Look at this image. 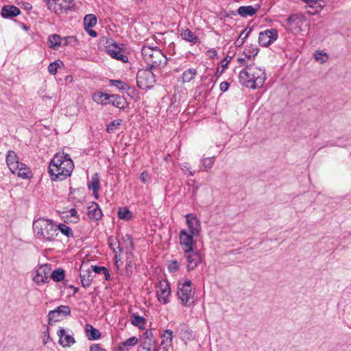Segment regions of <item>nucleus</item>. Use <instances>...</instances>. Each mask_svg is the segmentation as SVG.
I'll list each match as a JSON object with an SVG mask.
<instances>
[{
    "label": "nucleus",
    "instance_id": "1",
    "mask_svg": "<svg viewBox=\"0 0 351 351\" xmlns=\"http://www.w3.org/2000/svg\"><path fill=\"white\" fill-rule=\"evenodd\" d=\"M74 164L68 154L57 153L49 165V173L53 181H62L71 176Z\"/></svg>",
    "mask_w": 351,
    "mask_h": 351
},
{
    "label": "nucleus",
    "instance_id": "2",
    "mask_svg": "<svg viewBox=\"0 0 351 351\" xmlns=\"http://www.w3.org/2000/svg\"><path fill=\"white\" fill-rule=\"evenodd\" d=\"M33 230L38 238L51 241L58 234V229L50 219L39 218L33 223Z\"/></svg>",
    "mask_w": 351,
    "mask_h": 351
},
{
    "label": "nucleus",
    "instance_id": "3",
    "mask_svg": "<svg viewBox=\"0 0 351 351\" xmlns=\"http://www.w3.org/2000/svg\"><path fill=\"white\" fill-rule=\"evenodd\" d=\"M141 53L150 69H153L156 66H165L167 64V58L157 47H151L145 45L141 49Z\"/></svg>",
    "mask_w": 351,
    "mask_h": 351
},
{
    "label": "nucleus",
    "instance_id": "4",
    "mask_svg": "<svg viewBox=\"0 0 351 351\" xmlns=\"http://www.w3.org/2000/svg\"><path fill=\"white\" fill-rule=\"evenodd\" d=\"M177 295L183 305L190 304L193 302L194 291L192 289V282L185 279L184 282L178 283Z\"/></svg>",
    "mask_w": 351,
    "mask_h": 351
},
{
    "label": "nucleus",
    "instance_id": "5",
    "mask_svg": "<svg viewBox=\"0 0 351 351\" xmlns=\"http://www.w3.org/2000/svg\"><path fill=\"white\" fill-rule=\"evenodd\" d=\"M149 67L147 69H140L136 74V84L139 88L147 90L151 88L156 82L155 75Z\"/></svg>",
    "mask_w": 351,
    "mask_h": 351
},
{
    "label": "nucleus",
    "instance_id": "6",
    "mask_svg": "<svg viewBox=\"0 0 351 351\" xmlns=\"http://www.w3.org/2000/svg\"><path fill=\"white\" fill-rule=\"evenodd\" d=\"M106 40V52L112 58L120 60L122 62L126 63L128 62L127 56L123 53V49L119 45L114 41L112 38H105Z\"/></svg>",
    "mask_w": 351,
    "mask_h": 351
},
{
    "label": "nucleus",
    "instance_id": "7",
    "mask_svg": "<svg viewBox=\"0 0 351 351\" xmlns=\"http://www.w3.org/2000/svg\"><path fill=\"white\" fill-rule=\"evenodd\" d=\"M194 236L195 235L189 233L186 230H180L179 235L180 245L185 254L193 252L195 245Z\"/></svg>",
    "mask_w": 351,
    "mask_h": 351
},
{
    "label": "nucleus",
    "instance_id": "8",
    "mask_svg": "<svg viewBox=\"0 0 351 351\" xmlns=\"http://www.w3.org/2000/svg\"><path fill=\"white\" fill-rule=\"evenodd\" d=\"M278 38V33L276 29H266L259 33L258 43L262 47H268L274 43Z\"/></svg>",
    "mask_w": 351,
    "mask_h": 351
},
{
    "label": "nucleus",
    "instance_id": "9",
    "mask_svg": "<svg viewBox=\"0 0 351 351\" xmlns=\"http://www.w3.org/2000/svg\"><path fill=\"white\" fill-rule=\"evenodd\" d=\"M50 272V265H42L36 270V275L34 276L33 280L38 285L47 282Z\"/></svg>",
    "mask_w": 351,
    "mask_h": 351
},
{
    "label": "nucleus",
    "instance_id": "10",
    "mask_svg": "<svg viewBox=\"0 0 351 351\" xmlns=\"http://www.w3.org/2000/svg\"><path fill=\"white\" fill-rule=\"evenodd\" d=\"M170 295L171 288L169 282L167 280L160 281L158 290L157 291L158 301L162 304H167Z\"/></svg>",
    "mask_w": 351,
    "mask_h": 351
},
{
    "label": "nucleus",
    "instance_id": "11",
    "mask_svg": "<svg viewBox=\"0 0 351 351\" xmlns=\"http://www.w3.org/2000/svg\"><path fill=\"white\" fill-rule=\"evenodd\" d=\"M239 81L247 88H250L253 81V65H246L239 73Z\"/></svg>",
    "mask_w": 351,
    "mask_h": 351
},
{
    "label": "nucleus",
    "instance_id": "12",
    "mask_svg": "<svg viewBox=\"0 0 351 351\" xmlns=\"http://www.w3.org/2000/svg\"><path fill=\"white\" fill-rule=\"evenodd\" d=\"M71 314L70 308H55L48 313V323L52 324L53 322H60L64 317Z\"/></svg>",
    "mask_w": 351,
    "mask_h": 351
},
{
    "label": "nucleus",
    "instance_id": "13",
    "mask_svg": "<svg viewBox=\"0 0 351 351\" xmlns=\"http://www.w3.org/2000/svg\"><path fill=\"white\" fill-rule=\"evenodd\" d=\"M186 224L189 228V233L198 235L200 231V221L193 214H187L185 215Z\"/></svg>",
    "mask_w": 351,
    "mask_h": 351
},
{
    "label": "nucleus",
    "instance_id": "14",
    "mask_svg": "<svg viewBox=\"0 0 351 351\" xmlns=\"http://www.w3.org/2000/svg\"><path fill=\"white\" fill-rule=\"evenodd\" d=\"M266 80L265 70L253 66V81L251 86L252 89H256L262 87Z\"/></svg>",
    "mask_w": 351,
    "mask_h": 351
},
{
    "label": "nucleus",
    "instance_id": "15",
    "mask_svg": "<svg viewBox=\"0 0 351 351\" xmlns=\"http://www.w3.org/2000/svg\"><path fill=\"white\" fill-rule=\"evenodd\" d=\"M186 258V267L189 271L195 269L201 262L199 251L193 250V252L185 254Z\"/></svg>",
    "mask_w": 351,
    "mask_h": 351
},
{
    "label": "nucleus",
    "instance_id": "16",
    "mask_svg": "<svg viewBox=\"0 0 351 351\" xmlns=\"http://www.w3.org/2000/svg\"><path fill=\"white\" fill-rule=\"evenodd\" d=\"M16 169H12L11 172L13 174L17 175L18 177L22 179H29L32 176V173L30 169L24 163H21L19 167H16Z\"/></svg>",
    "mask_w": 351,
    "mask_h": 351
},
{
    "label": "nucleus",
    "instance_id": "17",
    "mask_svg": "<svg viewBox=\"0 0 351 351\" xmlns=\"http://www.w3.org/2000/svg\"><path fill=\"white\" fill-rule=\"evenodd\" d=\"M57 335L59 337V343L63 347H69L75 343L74 338L71 335L66 334L64 328H60L58 331Z\"/></svg>",
    "mask_w": 351,
    "mask_h": 351
},
{
    "label": "nucleus",
    "instance_id": "18",
    "mask_svg": "<svg viewBox=\"0 0 351 351\" xmlns=\"http://www.w3.org/2000/svg\"><path fill=\"white\" fill-rule=\"evenodd\" d=\"M20 14L21 10L19 8L14 5H4L1 9V16L5 19H12L13 17L17 16Z\"/></svg>",
    "mask_w": 351,
    "mask_h": 351
},
{
    "label": "nucleus",
    "instance_id": "19",
    "mask_svg": "<svg viewBox=\"0 0 351 351\" xmlns=\"http://www.w3.org/2000/svg\"><path fill=\"white\" fill-rule=\"evenodd\" d=\"M21 162L19 161L17 154L12 150H9L6 154V164L10 171L16 169V167H19Z\"/></svg>",
    "mask_w": 351,
    "mask_h": 351
},
{
    "label": "nucleus",
    "instance_id": "20",
    "mask_svg": "<svg viewBox=\"0 0 351 351\" xmlns=\"http://www.w3.org/2000/svg\"><path fill=\"white\" fill-rule=\"evenodd\" d=\"M87 215L90 219L95 221H98L101 218L102 212L98 204L93 202L92 205L88 206Z\"/></svg>",
    "mask_w": 351,
    "mask_h": 351
},
{
    "label": "nucleus",
    "instance_id": "21",
    "mask_svg": "<svg viewBox=\"0 0 351 351\" xmlns=\"http://www.w3.org/2000/svg\"><path fill=\"white\" fill-rule=\"evenodd\" d=\"M108 104H111L113 106L119 108L124 109L125 105L128 104L126 99L117 94H112L110 95V99L108 101Z\"/></svg>",
    "mask_w": 351,
    "mask_h": 351
},
{
    "label": "nucleus",
    "instance_id": "22",
    "mask_svg": "<svg viewBox=\"0 0 351 351\" xmlns=\"http://www.w3.org/2000/svg\"><path fill=\"white\" fill-rule=\"evenodd\" d=\"M75 4L73 0H61L58 5V14L68 13L69 12L75 10Z\"/></svg>",
    "mask_w": 351,
    "mask_h": 351
},
{
    "label": "nucleus",
    "instance_id": "23",
    "mask_svg": "<svg viewBox=\"0 0 351 351\" xmlns=\"http://www.w3.org/2000/svg\"><path fill=\"white\" fill-rule=\"evenodd\" d=\"M259 8L258 5H257L256 8H254L252 5L240 6L237 10V12L242 17L252 16L256 13Z\"/></svg>",
    "mask_w": 351,
    "mask_h": 351
},
{
    "label": "nucleus",
    "instance_id": "24",
    "mask_svg": "<svg viewBox=\"0 0 351 351\" xmlns=\"http://www.w3.org/2000/svg\"><path fill=\"white\" fill-rule=\"evenodd\" d=\"M180 35L184 40L193 44L200 43L198 36L188 28L182 30Z\"/></svg>",
    "mask_w": 351,
    "mask_h": 351
},
{
    "label": "nucleus",
    "instance_id": "25",
    "mask_svg": "<svg viewBox=\"0 0 351 351\" xmlns=\"http://www.w3.org/2000/svg\"><path fill=\"white\" fill-rule=\"evenodd\" d=\"M93 278V272L90 269H86L85 271L81 270L80 279L82 287H88Z\"/></svg>",
    "mask_w": 351,
    "mask_h": 351
},
{
    "label": "nucleus",
    "instance_id": "26",
    "mask_svg": "<svg viewBox=\"0 0 351 351\" xmlns=\"http://www.w3.org/2000/svg\"><path fill=\"white\" fill-rule=\"evenodd\" d=\"M138 342L136 337H132L126 339L125 341L118 344L117 350L119 351H128V348L136 346Z\"/></svg>",
    "mask_w": 351,
    "mask_h": 351
},
{
    "label": "nucleus",
    "instance_id": "27",
    "mask_svg": "<svg viewBox=\"0 0 351 351\" xmlns=\"http://www.w3.org/2000/svg\"><path fill=\"white\" fill-rule=\"evenodd\" d=\"M86 337L89 340H97L101 337V332L92 325L87 324L85 326Z\"/></svg>",
    "mask_w": 351,
    "mask_h": 351
},
{
    "label": "nucleus",
    "instance_id": "28",
    "mask_svg": "<svg viewBox=\"0 0 351 351\" xmlns=\"http://www.w3.org/2000/svg\"><path fill=\"white\" fill-rule=\"evenodd\" d=\"M62 41V38L56 34L49 36L47 39L49 47L53 49H58L59 47H60Z\"/></svg>",
    "mask_w": 351,
    "mask_h": 351
},
{
    "label": "nucleus",
    "instance_id": "29",
    "mask_svg": "<svg viewBox=\"0 0 351 351\" xmlns=\"http://www.w3.org/2000/svg\"><path fill=\"white\" fill-rule=\"evenodd\" d=\"M154 341L153 340V332L150 330H146L143 335L142 338L141 339V348L149 346H154Z\"/></svg>",
    "mask_w": 351,
    "mask_h": 351
},
{
    "label": "nucleus",
    "instance_id": "30",
    "mask_svg": "<svg viewBox=\"0 0 351 351\" xmlns=\"http://www.w3.org/2000/svg\"><path fill=\"white\" fill-rule=\"evenodd\" d=\"M130 322L133 326L138 327L139 329L145 328L146 319L145 317L138 315L137 313H133L131 315Z\"/></svg>",
    "mask_w": 351,
    "mask_h": 351
},
{
    "label": "nucleus",
    "instance_id": "31",
    "mask_svg": "<svg viewBox=\"0 0 351 351\" xmlns=\"http://www.w3.org/2000/svg\"><path fill=\"white\" fill-rule=\"evenodd\" d=\"M110 95H111L102 92H96L93 95V99L97 104L106 105L108 104V101L110 99Z\"/></svg>",
    "mask_w": 351,
    "mask_h": 351
},
{
    "label": "nucleus",
    "instance_id": "32",
    "mask_svg": "<svg viewBox=\"0 0 351 351\" xmlns=\"http://www.w3.org/2000/svg\"><path fill=\"white\" fill-rule=\"evenodd\" d=\"M173 331L170 329H167L164 331V334L161 335L162 339L160 346H166L167 347L172 346Z\"/></svg>",
    "mask_w": 351,
    "mask_h": 351
},
{
    "label": "nucleus",
    "instance_id": "33",
    "mask_svg": "<svg viewBox=\"0 0 351 351\" xmlns=\"http://www.w3.org/2000/svg\"><path fill=\"white\" fill-rule=\"evenodd\" d=\"M110 85L116 87L119 90H132V92H135L134 88H132L130 86L125 84L124 82L119 80H109Z\"/></svg>",
    "mask_w": 351,
    "mask_h": 351
},
{
    "label": "nucleus",
    "instance_id": "34",
    "mask_svg": "<svg viewBox=\"0 0 351 351\" xmlns=\"http://www.w3.org/2000/svg\"><path fill=\"white\" fill-rule=\"evenodd\" d=\"M88 187L89 189H92L93 193H96L100 189V180L97 173H94L92 176L90 182L88 183Z\"/></svg>",
    "mask_w": 351,
    "mask_h": 351
},
{
    "label": "nucleus",
    "instance_id": "35",
    "mask_svg": "<svg viewBox=\"0 0 351 351\" xmlns=\"http://www.w3.org/2000/svg\"><path fill=\"white\" fill-rule=\"evenodd\" d=\"M89 269H90L92 272L94 271L95 274L102 273L104 275L106 280H109L110 279V274L108 269L106 267L91 265Z\"/></svg>",
    "mask_w": 351,
    "mask_h": 351
},
{
    "label": "nucleus",
    "instance_id": "36",
    "mask_svg": "<svg viewBox=\"0 0 351 351\" xmlns=\"http://www.w3.org/2000/svg\"><path fill=\"white\" fill-rule=\"evenodd\" d=\"M64 277H65V271L62 268H58L57 269L53 270L50 274V278L54 282L62 281L64 280Z\"/></svg>",
    "mask_w": 351,
    "mask_h": 351
},
{
    "label": "nucleus",
    "instance_id": "37",
    "mask_svg": "<svg viewBox=\"0 0 351 351\" xmlns=\"http://www.w3.org/2000/svg\"><path fill=\"white\" fill-rule=\"evenodd\" d=\"M259 51L258 47L255 45H250L245 48L243 53L247 59H250L251 58H254V57L258 54Z\"/></svg>",
    "mask_w": 351,
    "mask_h": 351
},
{
    "label": "nucleus",
    "instance_id": "38",
    "mask_svg": "<svg viewBox=\"0 0 351 351\" xmlns=\"http://www.w3.org/2000/svg\"><path fill=\"white\" fill-rule=\"evenodd\" d=\"M117 215L119 219L128 221L132 217V213L126 207L119 208Z\"/></svg>",
    "mask_w": 351,
    "mask_h": 351
},
{
    "label": "nucleus",
    "instance_id": "39",
    "mask_svg": "<svg viewBox=\"0 0 351 351\" xmlns=\"http://www.w3.org/2000/svg\"><path fill=\"white\" fill-rule=\"evenodd\" d=\"M97 23V17L94 14H86L84 19V29L92 28Z\"/></svg>",
    "mask_w": 351,
    "mask_h": 351
},
{
    "label": "nucleus",
    "instance_id": "40",
    "mask_svg": "<svg viewBox=\"0 0 351 351\" xmlns=\"http://www.w3.org/2000/svg\"><path fill=\"white\" fill-rule=\"evenodd\" d=\"M306 2L308 5L315 9V11L312 12L313 14L318 13L320 12L323 8V5L321 4L320 1L322 0H302Z\"/></svg>",
    "mask_w": 351,
    "mask_h": 351
},
{
    "label": "nucleus",
    "instance_id": "41",
    "mask_svg": "<svg viewBox=\"0 0 351 351\" xmlns=\"http://www.w3.org/2000/svg\"><path fill=\"white\" fill-rule=\"evenodd\" d=\"M197 75V71L195 69H189L182 74V80L184 82H189L193 80Z\"/></svg>",
    "mask_w": 351,
    "mask_h": 351
},
{
    "label": "nucleus",
    "instance_id": "42",
    "mask_svg": "<svg viewBox=\"0 0 351 351\" xmlns=\"http://www.w3.org/2000/svg\"><path fill=\"white\" fill-rule=\"evenodd\" d=\"M57 229L68 238L73 237L72 229L66 224L60 223Z\"/></svg>",
    "mask_w": 351,
    "mask_h": 351
},
{
    "label": "nucleus",
    "instance_id": "43",
    "mask_svg": "<svg viewBox=\"0 0 351 351\" xmlns=\"http://www.w3.org/2000/svg\"><path fill=\"white\" fill-rule=\"evenodd\" d=\"M180 334L182 338L186 341H191L195 339L193 331L189 328L182 329Z\"/></svg>",
    "mask_w": 351,
    "mask_h": 351
},
{
    "label": "nucleus",
    "instance_id": "44",
    "mask_svg": "<svg viewBox=\"0 0 351 351\" xmlns=\"http://www.w3.org/2000/svg\"><path fill=\"white\" fill-rule=\"evenodd\" d=\"M201 162L205 170L210 169L213 166L215 162V156L204 158L202 159Z\"/></svg>",
    "mask_w": 351,
    "mask_h": 351
},
{
    "label": "nucleus",
    "instance_id": "45",
    "mask_svg": "<svg viewBox=\"0 0 351 351\" xmlns=\"http://www.w3.org/2000/svg\"><path fill=\"white\" fill-rule=\"evenodd\" d=\"M301 22L300 16L296 14H291L287 19V23L289 25L293 24L298 25Z\"/></svg>",
    "mask_w": 351,
    "mask_h": 351
},
{
    "label": "nucleus",
    "instance_id": "46",
    "mask_svg": "<svg viewBox=\"0 0 351 351\" xmlns=\"http://www.w3.org/2000/svg\"><path fill=\"white\" fill-rule=\"evenodd\" d=\"M315 59L319 61L321 63L326 62L328 58V55L326 53L317 51L315 54Z\"/></svg>",
    "mask_w": 351,
    "mask_h": 351
},
{
    "label": "nucleus",
    "instance_id": "47",
    "mask_svg": "<svg viewBox=\"0 0 351 351\" xmlns=\"http://www.w3.org/2000/svg\"><path fill=\"white\" fill-rule=\"evenodd\" d=\"M122 120L121 119H116L112 121H111L108 125L106 128V131L108 133L113 132L115 128L117 126H119L121 123Z\"/></svg>",
    "mask_w": 351,
    "mask_h": 351
},
{
    "label": "nucleus",
    "instance_id": "48",
    "mask_svg": "<svg viewBox=\"0 0 351 351\" xmlns=\"http://www.w3.org/2000/svg\"><path fill=\"white\" fill-rule=\"evenodd\" d=\"M180 268L178 262L176 260H171L168 264V269L170 272H176Z\"/></svg>",
    "mask_w": 351,
    "mask_h": 351
},
{
    "label": "nucleus",
    "instance_id": "49",
    "mask_svg": "<svg viewBox=\"0 0 351 351\" xmlns=\"http://www.w3.org/2000/svg\"><path fill=\"white\" fill-rule=\"evenodd\" d=\"M74 40V43H77V39L75 36H66L62 38V41L61 42V47H65L69 45V40Z\"/></svg>",
    "mask_w": 351,
    "mask_h": 351
},
{
    "label": "nucleus",
    "instance_id": "50",
    "mask_svg": "<svg viewBox=\"0 0 351 351\" xmlns=\"http://www.w3.org/2000/svg\"><path fill=\"white\" fill-rule=\"evenodd\" d=\"M59 64L56 62H53L49 64L48 66V71L50 74L55 75L57 73Z\"/></svg>",
    "mask_w": 351,
    "mask_h": 351
},
{
    "label": "nucleus",
    "instance_id": "51",
    "mask_svg": "<svg viewBox=\"0 0 351 351\" xmlns=\"http://www.w3.org/2000/svg\"><path fill=\"white\" fill-rule=\"evenodd\" d=\"M45 2L49 10L53 11L56 14H58V6L57 5H54L52 0H45Z\"/></svg>",
    "mask_w": 351,
    "mask_h": 351
},
{
    "label": "nucleus",
    "instance_id": "52",
    "mask_svg": "<svg viewBox=\"0 0 351 351\" xmlns=\"http://www.w3.org/2000/svg\"><path fill=\"white\" fill-rule=\"evenodd\" d=\"M231 59H232L231 56H230V57L227 56L221 60L222 70L220 71V74H221L225 71V69L228 68V64L230 62Z\"/></svg>",
    "mask_w": 351,
    "mask_h": 351
},
{
    "label": "nucleus",
    "instance_id": "53",
    "mask_svg": "<svg viewBox=\"0 0 351 351\" xmlns=\"http://www.w3.org/2000/svg\"><path fill=\"white\" fill-rule=\"evenodd\" d=\"M251 32H252L251 27H250V28L246 27L241 32V34L239 35V38L243 39L245 40V39L247 38V36H249V34H250Z\"/></svg>",
    "mask_w": 351,
    "mask_h": 351
},
{
    "label": "nucleus",
    "instance_id": "54",
    "mask_svg": "<svg viewBox=\"0 0 351 351\" xmlns=\"http://www.w3.org/2000/svg\"><path fill=\"white\" fill-rule=\"evenodd\" d=\"M123 240H124V241H125V242H127V241H128V242H129V247H130V248H132V250L133 248H134V241H133V239H132V236H131V235H130V234H126V235L124 237Z\"/></svg>",
    "mask_w": 351,
    "mask_h": 351
},
{
    "label": "nucleus",
    "instance_id": "55",
    "mask_svg": "<svg viewBox=\"0 0 351 351\" xmlns=\"http://www.w3.org/2000/svg\"><path fill=\"white\" fill-rule=\"evenodd\" d=\"M89 351H106L104 348H103L99 344H93L90 347Z\"/></svg>",
    "mask_w": 351,
    "mask_h": 351
},
{
    "label": "nucleus",
    "instance_id": "56",
    "mask_svg": "<svg viewBox=\"0 0 351 351\" xmlns=\"http://www.w3.org/2000/svg\"><path fill=\"white\" fill-rule=\"evenodd\" d=\"M230 84L228 82L224 81L220 84V90L223 93L227 91L229 88Z\"/></svg>",
    "mask_w": 351,
    "mask_h": 351
},
{
    "label": "nucleus",
    "instance_id": "57",
    "mask_svg": "<svg viewBox=\"0 0 351 351\" xmlns=\"http://www.w3.org/2000/svg\"><path fill=\"white\" fill-rule=\"evenodd\" d=\"M127 263H126V268L127 270H129L130 269H132L133 266L134 265V263L132 260L130 259L129 256H127Z\"/></svg>",
    "mask_w": 351,
    "mask_h": 351
},
{
    "label": "nucleus",
    "instance_id": "58",
    "mask_svg": "<svg viewBox=\"0 0 351 351\" xmlns=\"http://www.w3.org/2000/svg\"><path fill=\"white\" fill-rule=\"evenodd\" d=\"M208 56L210 57V58H214L215 56H217V51L215 49H211L207 51Z\"/></svg>",
    "mask_w": 351,
    "mask_h": 351
},
{
    "label": "nucleus",
    "instance_id": "59",
    "mask_svg": "<svg viewBox=\"0 0 351 351\" xmlns=\"http://www.w3.org/2000/svg\"><path fill=\"white\" fill-rule=\"evenodd\" d=\"M85 30L92 37H96L97 35V33L91 28H86Z\"/></svg>",
    "mask_w": 351,
    "mask_h": 351
},
{
    "label": "nucleus",
    "instance_id": "60",
    "mask_svg": "<svg viewBox=\"0 0 351 351\" xmlns=\"http://www.w3.org/2000/svg\"><path fill=\"white\" fill-rule=\"evenodd\" d=\"M127 248H128V251L126 252L127 256H129L130 259L132 260V258L134 257V254H133L134 248L132 250V248H130V247H128V246H127Z\"/></svg>",
    "mask_w": 351,
    "mask_h": 351
},
{
    "label": "nucleus",
    "instance_id": "61",
    "mask_svg": "<svg viewBox=\"0 0 351 351\" xmlns=\"http://www.w3.org/2000/svg\"><path fill=\"white\" fill-rule=\"evenodd\" d=\"M69 215H70L71 217H75L77 219H79V217L77 215V212L75 208H71L69 210Z\"/></svg>",
    "mask_w": 351,
    "mask_h": 351
},
{
    "label": "nucleus",
    "instance_id": "62",
    "mask_svg": "<svg viewBox=\"0 0 351 351\" xmlns=\"http://www.w3.org/2000/svg\"><path fill=\"white\" fill-rule=\"evenodd\" d=\"M112 237L109 238L108 242H109V246L110 249L113 250L114 252H116V248L113 247L114 245H116L117 244L114 243V241H112Z\"/></svg>",
    "mask_w": 351,
    "mask_h": 351
},
{
    "label": "nucleus",
    "instance_id": "63",
    "mask_svg": "<svg viewBox=\"0 0 351 351\" xmlns=\"http://www.w3.org/2000/svg\"><path fill=\"white\" fill-rule=\"evenodd\" d=\"M112 241H114V243L117 244V250L119 252H122V248L120 247V243H119V240L117 239L114 238V239H112Z\"/></svg>",
    "mask_w": 351,
    "mask_h": 351
},
{
    "label": "nucleus",
    "instance_id": "64",
    "mask_svg": "<svg viewBox=\"0 0 351 351\" xmlns=\"http://www.w3.org/2000/svg\"><path fill=\"white\" fill-rule=\"evenodd\" d=\"M245 40H243V39H241V40H240V39H239V38L236 40V42L234 43V44H235V45H236L237 47H240V46H241V45H243V43H245Z\"/></svg>",
    "mask_w": 351,
    "mask_h": 351
}]
</instances>
